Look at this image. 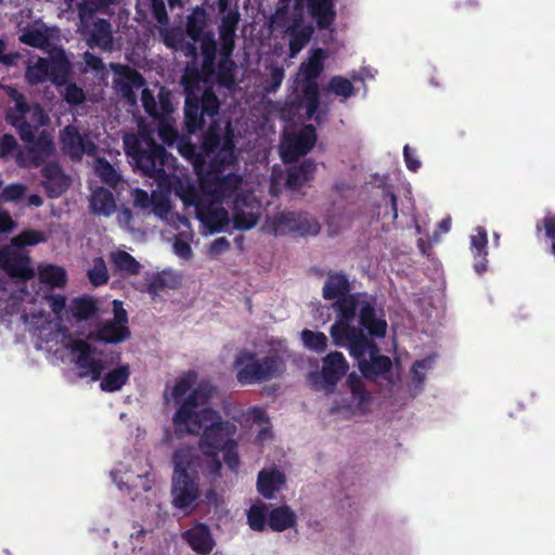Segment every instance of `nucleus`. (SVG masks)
Here are the masks:
<instances>
[{
    "instance_id": "nucleus-55",
    "label": "nucleus",
    "mask_w": 555,
    "mask_h": 555,
    "mask_svg": "<svg viewBox=\"0 0 555 555\" xmlns=\"http://www.w3.org/2000/svg\"><path fill=\"white\" fill-rule=\"evenodd\" d=\"M270 76L272 79V85L270 87H266L267 92H272L281 86L283 78H284V69L281 67H276V66L271 67Z\"/></svg>"
},
{
    "instance_id": "nucleus-37",
    "label": "nucleus",
    "mask_w": 555,
    "mask_h": 555,
    "mask_svg": "<svg viewBox=\"0 0 555 555\" xmlns=\"http://www.w3.org/2000/svg\"><path fill=\"white\" fill-rule=\"evenodd\" d=\"M269 513L267 505L257 502L253 504L247 513L248 525L253 530L262 531L268 526Z\"/></svg>"
},
{
    "instance_id": "nucleus-2",
    "label": "nucleus",
    "mask_w": 555,
    "mask_h": 555,
    "mask_svg": "<svg viewBox=\"0 0 555 555\" xmlns=\"http://www.w3.org/2000/svg\"><path fill=\"white\" fill-rule=\"evenodd\" d=\"M216 393L217 389L209 380L189 371L164 395L167 403L179 404L172 416L173 433L167 431L164 441L172 443L175 437L199 436L198 450L181 447L172 455V504L184 513L195 507L201 476L218 475L221 457L232 469L238 465L236 426L209 406Z\"/></svg>"
},
{
    "instance_id": "nucleus-30",
    "label": "nucleus",
    "mask_w": 555,
    "mask_h": 555,
    "mask_svg": "<svg viewBox=\"0 0 555 555\" xmlns=\"http://www.w3.org/2000/svg\"><path fill=\"white\" fill-rule=\"evenodd\" d=\"M185 539L190 546L198 553H209L215 545L209 529L202 524L195 525L186 531Z\"/></svg>"
},
{
    "instance_id": "nucleus-52",
    "label": "nucleus",
    "mask_w": 555,
    "mask_h": 555,
    "mask_svg": "<svg viewBox=\"0 0 555 555\" xmlns=\"http://www.w3.org/2000/svg\"><path fill=\"white\" fill-rule=\"evenodd\" d=\"M26 193V186L23 184H11L7 186L1 196L7 202H18Z\"/></svg>"
},
{
    "instance_id": "nucleus-59",
    "label": "nucleus",
    "mask_w": 555,
    "mask_h": 555,
    "mask_svg": "<svg viewBox=\"0 0 555 555\" xmlns=\"http://www.w3.org/2000/svg\"><path fill=\"white\" fill-rule=\"evenodd\" d=\"M5 44L3 41H0V62L11 65L18 57V54H4Z\"/></svg>"
},
{
    "instance_id": "nucleus-57",
    "label": "nucleus",
    "mask_w": 555,
    "mask_h": 555,
    "mask_svg": "<svg viewBox=\"0 0 555 555\" xmlns=\"http://www.w3.org/2000/svg\"><path fill=\"white\" fill-rule=\"evenodd\" d=\"M451 229V218L447 217L442 219L438 224L439 233L435 232L433 238L429 240V242H437L441 234H446Z\"/></svg>"
},
{
    "instance_id": "nucleus-3",
    "label": "nucleus",
    "mask_w": 555,
    "mask_h": 555,
    "mask_svg": "<svg viewBox=\"0 0 555 555\" xmlns=\"http://www.w3.org/2000/svg\"><path fill=\"white\" fill-rule=\"evenodd\" d=\"M281 4L271 17V27L285 28L291 57H295L309 41L313 33L311 18L320 27L328 26L335 18L333 0H281Z\"/></svg>"
},
{
    "instance_id": "nucleus-14",
    "label": "nucleus",
    "mask_w": 555,
    "mask_h": 555,
    "mask_svg": "<svg viewBox=\"0 0 555 555\" xmlns=\"http://www.w3.org/2000/svg\"><path fill=\"white\" fill-rule=\"evenodd\" d=\"M69 72V63L63 50H54L49 60L38 57L31 60L27 66L26 79L29 83H39L51 80L62 85Z\"/></svg>"
},
{
    "instance_id": "nucleus-53",
    "label": "nucleus",
    "mask_w": 555,
    "mask_h": 555,
    "mask_svg": "<svg viewBox=\"0 0 555 555\" xmlns=\"http://www.w3.org/2000/svg\"><path fill=\"white\" fill-rule=\"evenodd\" d=\"M62 93L69 104H79L85 100L83 91L73 83L67 85Z\"/></svg>"
},
{
    "instance_id": "nucleus-12",
    "label": "nucleus",
    "mask_w": 555,
    "mask_h": 555,
    "mask_svg": "<svg viewBox=\"0 0 555 555\" xmlns=\"http://www.w3.org/2000/svg\"><path fill=\"white\" fill-rule=\"evenodd\" d=\"M113 312L114 318L104 322L96 332H92L88 335V341H83V344H88L91 348L96 349L98 354L96 359H100L102 365V372L105 369V357L103 350L99 349L94 343L101 341L106 344H118L126 340L129 337V328L127 326L128 318L127 312L122 307V302L119 300L113 301Z\"/></svg>"
},
{
    "instance_id": "nucleus-43",
    "label": "nucleus",
    "mask_w": 555,
    "mask_h": 555,
    "mask_svg": "<svg viewBox=\"0 0 555 555\" xmlns=\"http://www.w3.org/2000/svg\"><path fill=\"white\" fill-rule=\"evenodd\" d=\"M93 168L95 173L109 186L115 188L120 180L115 168L104 159L98 158Z\"/></svg>"
},
{
    "instance_id": "nucleus-36",
    "label": "nucleus",
    "mask_w": 555,
    "mask_h": 555,
    "mask_svg": "<svg viewBox=\"0 0 555 555\" xmlns=\"http://www.w3.org/2000/svg\"><path fill=\"white\" fill-rule=\"evenodd\" d=\"M314 171L315 165L310 160L305 162L288 172L286 185L292 190H299L313 178Z\"/></svg>"
},
{
    "instance_id": "nucleus-18",
    "label": "nucleus",
    "mask_w": 555,
    "mask_h": 555,
    "mask_svg": "<svg viewBox=\"0 0 555 555\" xmlns=\"http://www.w3.org/2000/svg\"><path fill=\"white\" fill-rule=\"evenodd\" d=\"M315 130L312 126H305L298 132L285 131L281 143V156L284 162H294L307 154L315 143Z\"/></svg>"
},
{
    "instance_id": "nucleus-44",
    "label": "nucleus",
    "mask_w": 555,
    "mask_h": 555,
    "mask_svg": "<svg viewBox=\"0 0 555 555\" xmlns=\"http://www.w3.org/2000/svg\"><path fill=\"white\" fill-rule=\"evenodd\" d=\"M137 9L139 13L144 12L145 9H151L154 17L160 25L167 23L168 17L164 0H138Z\"/></svg>"
},
{
    "instance_id": "nucleus-41",
    "label": "nucleus",
    "mask_w": 555,
    "mask_h": 555,
    "mask_svg": "<svg viewBox=\"0 0 555 555\" xmlns=\"http://www.w3.org/2000/svg\"><path fill=\"white\" fill-rule=\"evenodd\" d=\"M207 22V14L204 9L196 8L193 10L192 14L188 20V34L189 36L196 41L199 39L203 29Z\"/></svg>"
},
{
    "instance_id": "nucleus-6",
    "label": "nucleus",
    "mask_w": 555,
    "mask_h": 555,
    "mask_svg": "<svg viewBox=\"0 0 555 555\" xmlns=\"http://www.w3.org/2000/svg\"><path fill=\"white\" fill-rule=\"evenodd\" d=\"M323 298L332 301V308L336 313V319L330 328L333 343H339L348 334L350 322L354 321V307L365 294H350L349 281L344 274H330L322 288Z\"/></svg>"
},
{
    "instance_id": "nucleus-27",
    "label": "nucleus",
    "mask_w": 555,
    "mask_h": 555,
    "mask_svg": "<svg viewBox=\"0 0 555 555\" xmlns=\"http://www.w3.org/2000/svg\"><path fill=\"white\" fill-rule=\"evenodd\" d=\"M43 185L51 197H57L68 188L69 179L56 164H49L43 168Z\"/></svg>"
},
{
    "instance_id": "nucleus-31",
    "label": "nucleus",
    "mask_w": 555,
    "mask_h": 555,
    "mask_svg": "<svg viewBox=\"0 0 555 555\" xmlns=\"http://www.w3.org/2000/svg\"><path fill=\"white\" fill-rule=\"evenodd\" d=\"M54 29L48 28L41 22H36L31 27L24 30L20 40L31 47L44 48L54 37Z\"/></svg>"
},
{
    "instance_id": "nucleus-29",
    "label": "nucleus",
    "mask_w": 555,
    "mask_h": 555,
    "mask_svg": "<svg viewBox=\"0 0 555 555\" xmlns=\"http://www.w3.org/2000/svg\"><path fill=\"white\" fill-rule=\"evenodd\" d=\"M178 275L172 271H163L162 273L146 276L145 283L138 285V289L141 292H147L151 296L156 297L160 289L165 287H175L178 284Z\"/></svg>"
},
{
    "instance_id": "nucleus-50",
    "label": "nucleus",
    "mask_w": 555,
    "mask_h": 555,
    "mask_svg": "<svg viewBox=\"0 0 555 555\" xmlns=\"http://www.w3.org/2000/svg\"><path fill=\"white\" fill-rule=\"evenodd\" d=\"M44 240L43 235L35 231H25L12 240V246L36 245Z\"/></svg>"
},
{
    "instance_id": "nucleus-24",
    "label": "nucleus",
    "mask_w": 555,
    "mask_h": 555,
    "mask_svg": "<svg viewBox=\"0 0 555 555\" xmlns=\"http://www.w3.org/2000/svg\"><path fill=\"white\" fill-rule=\"evenodd\" d=\"M64 151L72 157L79 158L83 154L92 153L94 145L81 138L74 127H66L62 133Z\"/></svg>"
},
{
    "instance_id": "nucleus-23",
    "label": "nucleus",
    "mask_w": 555,
    "mask_h": 555,
    "mask_svg": "<svg viewBox=\"0 0 555 555\" xmlns=\"http://www.w3.org/2000/svg\"><path fill=\"white\" fill-rule=\"evenodd\" d=\"M434 354L417 359L412 363L408 376V388L411 392L417 393L422 390L429 372L434 367Z\"/></svg>"
},
{
    "instance_id": "nucleus-28",
    "label": "nucleus",
    "mask_w": 555,
    "mask_h": 555,
    "mask_svg": "<svg viewBox=\"0 0 555 555\" xmlns=\"http://www.w3.org/2000/svg\"><path fill=\"white\" fill-rule=\"evenodd\" d=\"M98 308L95 302L91 298H75L69 304V321L67 326L69 333L73 334V330L77 326L80 321L87 320L95 314Z\"/></svg>"
},
{
    "instance_id": "nucleus-61",
    "label": "nucleus",
    "mask_w": 555,
    "mask_h": 555,
    "mask_svg": "<svg viewBox=\"0 0 555 555\" xmlns=\"http://www.w3.org/2000/svg\"><path fill=\"white\" fill-rule=\"evenodd\" d=\"M131 219V214L128 209H125L118 214V222L120 224H127Z\"/></svg>"
},
{
    "instance_id": "nucleus-47",
    "label": "nucleus",
    "mask_w": 555,
    "mask_h": 555,
    "mask_svg": "<svg viewBox=\"0 0 555 555\" xmlns=\"http://www.w3.org/2000/svg\"><path fill=\"white\" fill-rule=\"evenodd\" d=\"M385 216H389L392 221L398 218L397 201L395 194L390 190H383V199L379 204Z\"/></svg>"
},
{
    "instance_id": "nucleus-42",
    "label": "nucleus",
    "mask_w": 555,
    "mask_h": 555,
    "mask_svg": "<svg viewBox=\"0 0 555 555\" xmlns=\"http://www.w3.org/2000/svg\"><path fill=\"white\" fill-rule=\"evenodd\" d=\"M160 34L163 36L165 44L173 50L184 49L182 43L183 34L181 29H172L168 30L165 28H160ZM185 54L191 55L195 53V48L193 46H185Z\"/></svg>"
},
{
    "instance_id": "nucleus-11",
    "label": "nucleus",
    "mask_w": 555,
    "mask_h": 555,
    "mask_svg": "<svg viewBox=\"0 0 555 555\" xmlns=\"http://www.w3.org/2000/svg\"><path fill=\"white\" fill-rule=\"evenodd\" d=\"M111 476L119 490L149 491L153 486L150 466L143 456L125 457L112 469Z\"/></svg>"
},
{
    "instance_id": "nucleus-13",
    "label": "nucleus",
    "mask_w": 555,
    "mask_h": 555,
    "mask_svg": "<svg viewBox=\"0 0 555 555\" xmlns=\"http://www.w3.org/2000/svg\"><path fill=\"white\" fill-rule=\"evenodd\" d=\"M141 100L146 113L158 119L160 139L164 143L172 145L177 140V131L171 118L173 108L170 101V93L164 88H159L156 101L149 89H143Z\"/></svg>"
},
{
    "instance_id": "nucleus-51",
    "label": "nucleus",
    "mask_w": 555,
    "mask_h": 555,
    "mask_svg": "<svg viewBox=\"0 0 555 555\" xmlns=\"http://www.w3.org/2000/svg\"><path fill=\"white\" fill-rule=\"evenodd\" d=\"M85 62H86L85 72L92 70L95 73V77L99 80L102 81L105 79V75H106L105 68H104L102 62L98 57H95L94 55H92L89 52H86L85 53Z\"/></svg>"
},
{
    "instance_id": "nucleus-32",
    "label": "nucleus",
    "mask_w": 555,
    "mask_h": 555,
    "mask_svg": "<svg viewBox=\"0 0 555 555\" xmlns=\"http://www.w3.org/2000/svg\"><path fill=\"white\" fill-rule=\"evenodd\" d=\"M296 522V513L287 505L272 508L269 513L268 526L273 531H284L294 528Z\"/></svg>"
},
{
    "instance_id": "nucleus-25",
    "label": "nucleus",
    "mask_w": 555,
    "mask_h": 555,
    "mask_svg": "<svg viewBox=\"0 0 555 555\" xmlns=\"http://www.w3.org/2000/svg\"><path fill=\"white\" fill-rule=\"evenodd\" d=\"M487 243L486 230L481 227L475 228L470 234V251L474 257V269L478 274L487 270Z\"/></svg>"
},
{
    "instance_id": "nucleus-46",
    "label": "nucleus",
    "mask_w": 555,
    "mask_h": 555,
    "mask_svg": "<svg viewBox=\"0 0 555 555\" xmlns=\"http://www.w3.org/2000/svg\"><path fill=\"white\" fill-rule=\"evenodd\" d=\"M88 276L94 286L103 285L107 282L108 272L102 258L94 259L93 266L88 272Z\"/></svg>"
},
{
    "instance_id": "nucleus-26",
    "label": "nucleus",
    "mask_w": 555,
    "mask_h": 555,
    "mask_svg": "<svg viewBox=\"0 0 555 555\" xmlns=\"http://www.w3.org/2000/svg\"><path fill=\"white\" fill-rule=\"evenodd\" d=\"M285 487V476L278 469H263L259 473L257 488L267 499L274 498Z\"/></svg>"
},
{
    "instance_id": "nucleus-20",
    "label": "nucleus",
    "mask_w": 555,
    "mask_h": 555,
    "mask_svg": "<svg viewBox=\"0 0 555 555\" xmlns=\"http://www.w3.org/2000/svg\"><path fill=\"white\" fill-rule=\"evenodd\" d=\"M112 68L115 75V88L122 95L126 102L133 106L135 104L134 89L138 90L142 87V77L131 70L128 66L112 65Z\"/></svg>"
},
{
    "instance_id": "nucleus-35",
    "label": "nucleus",
    "mask_w": 555,
    "mask_h": 555,
    "mask_svg": "<svg viewBox=\"0 0 555 555\" xmlns=\"http://www.w3.org/2000/svg\"><path fill=\"white\" fill-rule=\"evenodd\" d=\"M40 282L52 288H61L66 285L67 275L62 267L42 264L38 269Z\"/></svg>"
},
{
    "instance_id": "nucleus-16",
    "label": "nucleus",
    "mask_w": 555,
    "mask_h": 555,
    "mask_svg": "<svg viewBox=\"0 0 555 555\" xmlns=\"http://www.w3.org/2000/svg\"><path fill=\"white\" fill-rule=\"evenodd\" d=\"M266 230L274 235L294 234L299 236L317 235L320 223L308 214L281 212L267 220Z\"/></svg>"
},
{
    "instance_id": "nucleus-15",
    "label": "nucleus",
    "mask_w": 555,
    "mask_h": 555,
    "mask_svg": "<svg viewBox=\"0 0 555 555\" xmlns=\"http://www.w3.org/2000/svg\"><path fill=\"white\" fill-rule=\"evenodd\" d=\"M348 370L349 364L344 354L333 351L322 359L321 370L310 372L307 379L309 385L315 390L332 393Z\"/></svg>"
},
{
    "instance_id": "nucleus-21",
    "label": "nucleus",
    "mask_w": 555,
    "mask_h": 555,
    "mask_svg": "<svg viewBox=\"0 0 555 555\" xmlns=\"http://www.w3.org/2000/svg\"><path fill=\"white\" fill-rule=\"evenodd\" d=\"M0 268L8 274L23 280L30 279L35 274L28 257L13 248L0 250Z\"/></svg>"
},
{
    "instance_id": "nucleus-39",
    "label": "nucleus",
    "mask_w": 555,
    "mask_h": 555,
    "mask_svg": "<svg viewBox=\"0 0 555 555\" xmlns=\"http://www.w3.org/2000/svg\"><path fill=\"white\" fill-rule=\"evenodd\" d=\"M246 421L251 422L253 425L257 426V431H258L257 440L259 442H262V441L267 440L268 438H270L271 433L267 425L268 420H267L266 413L262 409H260V408L250 409L246 415Z\"/></svg>"
},
{
    "instance_id": "nucleus-40",
    "label": "nucleus",
    "mask_w": 555,
    "mask_h": 555,
    "mask_svg": "<svg viewBox=\"0 0 555 555\" xmlns=\"http://www.w3.org/2000/svg\"><path fill=\"white\" fill-rule=\"evenodd\" d=\"M111 260L118 270L126 274H137L141 268L130 254L122 250L112 253Z\"/></svg>"
},
{
    "instance_id": "nucleus-48",
    "label": "nucleus",
    "mask_w": 555,
    "mask_h": 555,
    "mask_svg": "<svg viewBox=\"0 0 555 555\" xmlns=\"http://www.w3.org/2000/svg\"><path fill=\"white\" fill-rule=\"evenodd\" d=\"M330 89L333 93L344 99L350 98L353 94V87L351 82L343 77H334L330 81Z\"/></svg>"
},
{
    "instance_id": "nucleus-22",
    "label": "nucleus",
    "mask_w": 555,
    "mask_h": 555,
    "mask_svg": "<svg viewBox=\"0 0 555 555\" xmlns=\"http://www.w3.org/2000/svg\"><path fill=\"white\" fill-rule=\"evenodd\" d=\"M178 233L175 235L172 241L173 254L182 260H190L193 257L191 243L193 242L194 233L191 229L190 221L184 218L177 216V224L173 220V215L169 216Z\"/></svg>"
},
{
    "instance_id": "nucleus-64",
    "label": "nucleus",
    "mask_w": 555,
    "mask_h": 555,
    "mask_svg": "<svg viewBox=\"0 0 555 555\" xmlns=\"http://www.w3.org/2000/svg\"><path fill=\"white\" fill-rule=\"evenodd\" d=\"M170 7L180 5V0H168Z\"/></svg>"
},
{
    "instance_id": "nucleus-62",
    "label": "nucleus",
    "mask_w": 555,
    "mask_h": 555,
    "mask_svg": "<svg viewBox=\"0 0 555 555\" xmlns=\"http://www.w3.org/2000/svg\"><path fill=\"white\" fill-rule=\"evenodd\" d=\"M27 203L29 206H36V207H39L42 205L43 201L41 198V196L37 195V194H34V195H30L28 198H27Z\"/></svg>"
},
{
    "instance_id": "nucleus-38",
    "label": "nucleus",
    "mask_w": 555,
    "mask_h": 555,
    "mask_svg": "<svg viewBox=\"0 0 555 555\" xmlns=\"http://www.w3.org/2000/svg\"><path fill=\"white\" fill-rule=\"evenodd\" d=\"M300 337L304 347L313 352L321 353L325 351L327 347V337L322 332L304 330L300 333Z\"/></svg>"
},
{
    "instance_id": "nucleus-19",
    "label": "nucleus",
    "mask_w": 555,
    "mask_h": 555,
    "mask_svg": "<svg viewBox=\"0 0 555 555\" xmlns=\"http://www.w3.org/2000/svg\"><path fill=\"white\" fill-rule=\"evenodd\" d=\"M80 7L79 16L82 25V30L87 37L88 44L90 47H99L101 49H108L112 43V30L107 22L99 20L93 22L92 27L89 26V16L82 8V3H78Z\"/></svg>"
},
{
    "instance_id": "nucleus-1",
    "label": "nucleus",
    "mask_w": 555,
    "mask_h": 555,
    "mask_svg": "<svg viewBox=\"0 0 555 555\" xmlns=\"http://www.w3.org/2000/svg\"><path fill=\"white\" fill-rule=\"evenodd\" d=\"M182 82L186 92L185 125L189 132L208 125L199 153L184 140L177 142L179 153L191 160L198 176L199 189L183 169L177 168L176 158L155 144L146 128L140 125L138 135L124 137L126 154L135 169L155 178L159 190L150 196L137 189L132 194L133 203L141 208L152 206L157 217L167 220L171 216L167 193L173 191L186 208L195 209L206 234L220 232L229 223L224 205L232 208L234 227L249 230L259 220L260 201L256 186L232 171L235 155L230 124L227 122L224 130L218 124L219 103L206 80L195 79L194 73L186 68Z\"/></svg>"
},
{
    "instance_id": "nucleus-60",
    "label": "nucleus",
    "mask_w": 555,
    "mask_h": 555,
    "mask_svg": "<svg viewBox=\"0 0 555 555\" xmlns=\"http://www.w3.org/2000/svg\"><path fill=\"white\" fill-rule=\"evenodd\" d=\"M229 243L224 237H219L214 241V243L210 245V253L211 254H218L221 250L228 248Z\"/></svg>"
},
{
    "instance_id": "nucleus-7",
    "label": "nucleus",
    "mask_w": 555,
    "mask_h": 555,
    "mask_svg": "<svg viewBox=\"0 0 555 555\" xmlns=\"http://www.w3.org/2000/svg\"><path fill=\"white\" fill-rule=\"evenodd\" d=\"M236 379L243 386L260 384L283 373L285 365L276 356L263 357L253 349H241L233 362Z\"/></svg>"
},
{
    "instance_id": "nucleus-49",
    "label": "nucleus",
    "mask_w": 555,
    "mask_h": 555,
    "mask_svg": "<svg viewBox=\"0 0 555 555\" xmlns=\"http://www.w3.org/2000/svg\"><path fill=\"white\" fill-rule=\"evenodd\" d=\"M24 322L29 325L33 330H43L46 325H50L49 315L43 311L24 313L22 315Z\"/></svg>"
},
{
    "instance_id": "nucleus-56",
    "label": "nucleus",
    "mask_w": 555,
    "mask_h": 555,
    "mask_svg": "<svg viewBox=\"0 0 555 555\" xmlns=\"http://www.w3.org/2000/svg\"><path fill=\"white\" fill-rule=\"evenodd\" d=\"M16 145V140L13 135L5 134L0 138V157L11 153Z\"/></svg>"
},
{
    "instance_id": "nucleus-54",
    "label": "nucleus",
    "mask_w": 555,
    "mask_h": 555,
    "mask_svg": "<svg viewBox=\"0 0 555 555\" xmlns=\"http://www.w3.org/2000/svg\"><path fill=\"white\" fill-rule=\"evenodd\" d=\"M403 155L408 169L411 171H417L421 167V162L416 157L415 152L411 150L409 145L404 146Z\"/></svg>"
},
{
    "instance_id": "nucleus-45",
    "label": "nucleus",
    "mask_w": 555,
    "mask_h": 555,
    "mask_svg": "<svg viewBox=\"0 0 555 555\" xmlns=\"http://www.w3.org/2000/svg\"><path fill=\"white\" fill-rule=\"evenodd\" d=\"M238 21L237 13H229L223 20L220 27V35L223 41V46L227 50H231L233 46L234 30Z\"/></svg>"
},
{
    "instance_id": "nucleus-4",
    "label": "nucleus",
    "mask_w": 555,
    "mask_h": 555,
    "mask_svg": "<svg viewBox=\"0 0 555 555\" xmlns=\"http://www.w3.org/2000/svg\"><path fill=\"white\" fill-rule=\"evenodd\" d=\"M46 300L51 311L55 315L54 338L57 344L70 351L73 361L79 370V374L85 377H91L92 380H99L102 375V365L100 359H96V349L90 345L83 344L80 339H75L69 333L67 321H69V305L66 297L60 294L46 296Z\"/></svg>"
},
{
    "instance_id": "nucleus-63",
    "label": "nucleus",
    "mask_w": 555,
    "mask_h": 555,
    "mask_svg": "<svg viewBox=\"0 0 555 555\" xmlns=\"http://www.w3.org/2000/svg\"><path fill=\"white\" fill-rule=\"evenodd\" d=\"M228 1H229V0H219V8H220V10H221L222 12H223V11H225L227 5H228Z\"/></svg>"
},
{
    "instance_id": "nucleus-58",
    "label": "nucleus",
    "mask_w": 555,
    "mask_h": 555,
    "mask_svg": "<svg viewBox=\"0 0 555 555\" xmlns=\"http://www.w3.org/2000/svg\"><path fill=\"white\" fill-rule=\"evenodd\" d=\"M14 221L5 211H0V232H7L14 228Z\"/></svg>"
},
{
    "instance_id": "nucleus-5",
    "label": "nucleus",
    "mask_w": 555,
    "mask_h": 555,
    "mask_svg": "<svg viewBox=\"0 0 555 555\" xmlns=\"http://www.w3.org/2000/svg\"><path fill=\"white\" fill-rule=\"evenodd\" d=\"M4 89L13 104L7 113V119L20 130L22 140L31 143V151L38 154L36 159H43L53 150L52 139L49 133L42 131L36 141L34 129L43 126L48 121V116L39 106H28L24 95L12 87Z\"/></svg>"
},
{
    "instance_id": "nucleus-33",
    "label": "nucleus",
    "mask_w": 555,
    "mask_h": 555,
    "mask_svg": "<svg viewBox=\"0 0 555 555\" xmlns=\"http://www.w3.org/2000/svg\"><path fill=\"white\" fill-rule=\"evenodd\" d=\"M130 366L127 363H119L111 369L101 379L100 387L104 391H117L128 382Z\"/></svg>"
},
{
    "instance_id": "nucleus-34",
    "label": "nucleus",
    "mask_w": 555,
    "mask_h": 555,
    "mask_svg": "<svg viewBox=\"0 0 555 555\" xmlns=\"http://www.w3.org/2000/svg\"><path fill=\"white\" fill-rule=\"evenodd\" d=\"M90 207L96 215L109 216L116 209L113 195L105 189L94 190L90 197Z\"/></svg>"
},
{
    "instance_id": "nucleus-10",
    "label": "nucleus",
    "mask_w": 555,
    "mask_h": 555,
    "mask_svg": "<svg viewBox=\"0 0 555 555\" xmlns=\"http://www.w3.org/2000/svg\"><path fill=\"white\" fill-rule=\"evenodd\" d=\"M350 330L359 332L364 339L373 341L375 338H384L388 331L383 310L376 309L375 300L365 294L354 307V321L350 322Z\"/></svg>"
},
{
    "instance_id": "nucleus-9",
    "label": "nucleus",
    "mask_w": 555,
    "mask_h": 555,
    "mask_svg": "<svg viewBox=\"0 0 555 555\" xmlns=\"http://www.w3.org/2000/svg\"><path fill=\"white\" fill-rule=\"evenodd\" d=\"M326 52L322 49L311 50L307 62L302 63L297 74L296 90L301 93L300 106L305 107L308 118H312L319 106V89L315 81L323 70Z\"/></svg>"
},
{
    "instance_id": "nucleus-17",
    "label": "nucleus",
    "mask_w": 555,
    "mask_h": 555,
    "mask_svg": "<svg viewBox=\"0 0 555 555\" xmlns=\"http://www.w3.org/2000/svg\"><path fill=\"white\" fill-rule=\"evenodd\" d=\"M370 396L365 391L363 383L356 375L348 377V387L344 392L335 395L332 411L344 416L362 414L367 411Z\"/></svg>"
},
{
    "instance_id": "nucleus-8",
    "label": "nucleus",
    "mask_w": 555,
    "mask_h": 555,
    "mask_svg": "<svg viewBox=\"0 0 555 555\" xmlns=\"http://www.w3.org/2000/svg\"><path fill=\"white\" fill-rule=\"evenodd\" d=\"M336 346L348 347L351 357L358 362L361 373L367 378L383 376L390 380L389 374L392 366L390 358L378 353L376 345L370 339H364L359 332H351Z\"/></svg>"
}]
</instances>
